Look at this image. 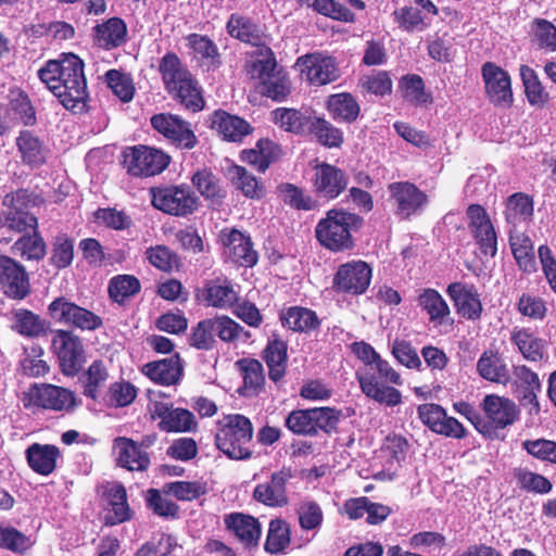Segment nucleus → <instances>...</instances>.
Masks as SVG:
<instances>
[{
	"label": "nucleus",
	"mask_w": 556,
	"mask_h": 556,
	"mask_svg": "<svg viewBox=\"0 0 556 556\" xmlns=\"http://www.w3.org/2000/svg\"><path fill=\"white\" fill-rule=\"evenodd\" d=\"M481 407L490 424L500 429L513 425L519 414L517 405L511 400L495 394L486 395Z\"/></svg>",
	"instance_id": "obj_21"
},
{
	"label": "nucleus",
	"mask_w": 556,
	"mask_h": 556,
	"mask_svg": "<svg viewBox=\"0 0 556 556\" xmlns=\"http://www.w3.org/2000/svg\"><path fill=\"white\" fill-rule=\"evenodd\" d=\"M13 329L24 337H38L45 331V325L38 315L24 308L13 312Z\"/></svg>",
	"instance_id": "obj_51"
},
{
	"label": "nucleus",
	"mask_w": 556,
	"mask_h": 556,
	"mask_svg": "<svg viewBox=\"0 0 556 556\" xmlns=\"http://www.w3.org/2000/svg\"><path fill=\"white\" fill-rule=\"evenodd\" d=\"M23 405L28 409L70 410L76 406L75 394L65 388L41 383L34 384L22 396Z\"/></svg>",
	"instance_id": "obj_7"
},
{
	"label": "nucleus",
	"mask_w": 556,
	"mask_h": 556,
	"mask_svg": "<svg viewBox=\"0 0 556 556\" xmlns=\"http://www.w3.org/2000/svg\"><path fill=\"white\" fill-rule=\"evenodd\" d=\"M142 372L152 381L170 386L178 381L181 375V365L177 357L151 362L142 367Z\"/></svg>",
	"instance_id": "obj_31"
},
{
	"label": "nucleus",
	"mask_w": 556,
	"mask_h": 556,
	"mask_svg": "<svg viewBox=\"0 0 556 556\" xmlns=\"http://www.w3.org/2000/svg\"><path fill=\"white\" fill-rule=\"evenodd\" d=\"M281 149L278 144L268 139H261L254 149L242 151L241 159L264 173L271 163L279 159Z\"/></svg>",
	"instance_id": "obj_30"
},
{
	"label": "nucleus",
	"mask_w": 556,
	"mask_h": 556,
	"mask_svg": "<svg viewBox=\"0 0 556 556\" xmlns=\"http://www.w3.org/2000/svg\"><path fill=\"white\" fill-rule=\"evenodd\" d=\"M220 241L224 245V256L226 261L244 266L252 267L257 262V254L252 248L249 237L237 229L223 230Z\"/></svg>",
	"instance_id": "obj_15"
},
{
	"label": "nucleus",
	"mask_w": 556,
	"mask_h": 556,
	"mask_svg": "<svg viewBox=\"0 0 556 556\" xmlns=\"http://www.w3.org/2000/svg\"><path fill=\"white\" fill-rule=\"evenodd\" d=\"M279 197L282 201L298 210H312L314 201L306 195L302 189L291 184H283L278 187Z\"/></svg>",
	"instance_id": "obj_61"
},
{
	"label": "nucleus",
	"mask_w": 556,
	"mask_h": 556,
	"mask_svg": "<svg viewBox=\"0 0 556 556\" xmlns=\"http://www.w3.org/2000/svg\"><path fill=\"white\" fill-rule=\"evenodd\" d=\"M152 205L169 215L187 216L199 206V199L186 186L156 187L149 190Z\"/></svg>",
	"instance_id": "obj_5"
},
{
	"label": "nucleus",
	"mask_w": 556,
	"mask_h": 556,
	"mask_svg": "<svg viewBox=\"0 0 556 556\" xmlns=\"http://www.w3.org/2000/svg\"><path fill=\"white\" fill-rule=\"evenodd\" d=\"M280 318L283 326L293 331H311L319 326L315 312L304 307H290L281 314Z\"/></svg>",
	"instance_id": "obj_38"
},
{
	"label": "nucleus",
	"mask_w": 556,
	"mask_h": 556,
	"mask_svg": "<svg viewBox=\"0 0 556 556\" xmlns=\"http://www.w3.org/2000/svg\"><path fill=\"white\" fill-rule=\"evenodd\" d=\"M203 299L210 306L228 308L238 301L239 292L229 280L216 279L205 285Z\"/></svg>",
	"instance_id": "obj_26"
},
{
	"label": "nucleus",
	"mask_w": 556,
	"mask_h": 556,
	"mask_svg": "<svg viewBox=\"0 0 556 556\" xmlns=\"http://www.w3.org/2000/svg\"><path fill=\"white\" fill-rule=\"evenodd\" d=\"M274 121L287 131L303 134L308 130L312 115H304L298 110L280 108L273 112Z\"/></svg>",
	"instance_id": "obj_44"
},
{
	"label": "nucleus",
	"mask_w": 556,
	"mask_h": 556,
	"mask_svg": "<svg viewBox=\"0 0 556 556\" xmlns=\"http://www.w3.org/2000/svg\"><path fill=\"white\" fill-rule=\"evenodd\" d=\"M108 86L113 93L123 102H129L135 93V87L131 78L116 70H110L105 74Z\"/></svg>",
	"instance_id": "obj_60"
},
{
	"label": "nucleus",
	"mask_w": 556,
	"mask_h": 556,
	"mask_svg": "<svg viewBox=\"0 0 556 556\" xmlns=\"http://www.w3.org/2000/svg\"><path fill=\"white\" fill-rule=\"evenodd\" d=\"M227 529L245 546L258 543L262 529L258 520L250 515L233 513L225 516Z\"/></svg>",
	"instance_id": "obj_23"
},
{
	"label": "nucleus",
	"mask_w": 556,
	"mask_h": 556,
	"mask_svg": "<svg viewBox=\"0 0 556 556\" xmlns=\"http://www.w3.org/2000/svg\"><path fill=\"white\" fill-rule=\"evenodd\" d=\"M362 392L369 399L386 406H396L402 402L401 392L392 386H402L401 375L381 356L371 367H362L356 371Z\"/></svg>",
	"instance_id": "obj_2"
},
{
	"label": "nucleus",
	"mask_w": 556,
	"mask_h": 556,
	"mask_svg": "<svg viewBox=\"0 0 556 556\" xmlns=\"http://www.w3.org/2000/svg\"><path fill=\"white\" fill-rule=\"evenodd\" d=\"M25 199L26 192L23 190L4 197L2 202L3 207L0 212V223L3 227L16 232L37 229V218L21 207Z\"/></svg>",
	"instance_id": "obj_12"
},
{
	"label": "nucleus",
	"mask_w": 556,
	"mask_h": 556,
	"mask_svg": "<svg viewBox=\"0 0 556 556\" xmlns=\"http://www.w3.org/2000/svg\"><path fill=\"white\" fill-rule=\"evenodd\" d=\"M48 312L54 321L83 331H94L103 325L99 315L65 296L55 298L49 304Z\"/></svg>",
	"instance_id": "obj_6"
},
{
	"label": "nucleus",
	"mask_w": 556,
	"mask_h": 556,
	"mask_svg": "<svg viewBox=\"0 0 556 556\" xmlns=\"http://www.w3.org/2000/svg\"><path fill=\"white\" fill-rule=\"evenodd\" d=\"M108 379L109 371L106 366L100 361L93 362L84 375L85 395L96 400Z\"/></svg>",
	"instance_id": "obj_52"
},
{
	"label": "nucleus",
	"mask_w": 556,
	"mask_h": 556,
	"mask_svg": "<svg viewBox=\"0 0 556 556\" xmlns=\"http://www.w3.org/2000/svg\"><path fill=\"white\" fill-rule=\"evenodd\" d=\"M513 342L518 346L525 358L531 362L541 361L544 356L545 342L526 329H519L511 334Z\"/></svg>",
	"instance_id": "obj_41"
},
{
	"label": "nucleus",
	"mask_w": 556,
	"mask_h": 556,
	"mask_svg": "<svg viewBox=\"0 0 556 556\" xmlns=\"http://www.w3.org/2000/svg\"><path fill=\"white\" fill-rule=\"evenodd\" d=\"M40 80L67 110H81L88 97L83 61L68 54L61 61H49L39 73Z\"/></svg>",
	"instance_id": "obj_1"
},
{
	"label": "nucleus",
	"mask_w": 556,
	"mask_h": 556,
	"mask_svg": "<svg viewBox=\"0 0 556 556\" xmlns=\"http://www.w3.org/2000/svg\"><path fill=\"white\" fill-rule=\"evenodd\" d=\"M177 547V540L173 535L161 533L143 544L138 549L137 556H172Z\"/></svg>",
	"instance_id": "obj_55"
},
{
	"label": "nucleus",
	"mask_w": 556,
	"mask_h": 556,
	"mask_svg": "<svg viewBox=\"0 0 556 556\" xmlns=\"http://www.w3.org/2000/svg\"><path fill=\"white\" fill-rule=\"evenodd\" d=\"M290 544V527L282 519H273L269 522L268 533L265 542V551L270 554H278Z\"/></svg>",
	"instance_id": "obj_47"
},
{
	"label": "nucleus",
	"mask_w": 556,
	"mask_h": 556,
	"mask_svg": "<svg viewBox=\"0 0 556 556\" xmlns=\"http://www.w3.org/2000/svg\"><path fill=\"white\" fill-rule=\"evenodd\" d=\"M307 131L328 148H339L343 142V132L323 117L313 116Z\"/></svg>",
	"instance_id": "obj_42"
},
{
	"label": "nucleus",
	"mask_w": 556,
	"mask_h": 556,
	"mask_svg": "<svg viewBox=\"0 0 556 556\" xmlns=\"http://www.w3.org/2000/svg\"><path fill=\"white\" fill-rule=\"evenodd\" d=\"M228 175L232 184L240 189L245 197L261 198L263 190L257 179L248 170L239 165H233L228 169Z\"/></svg>",
	"instance_id": "obj_53"
},
{
	"label": "nucleus",
	"mask_w": 556,
	"mask_h": 556,
	"mask_svg": "<svg viewBox=\"0 0 556 556\" xmlns=\"http://www.w3.org/2000/svg\"><path fill=\"white\" fill-rule=\"evenodd\" d=\"M9 117L18 118L24 125L31 126L36 123L35 110L27 97L21 90H11L9 96Z\"/></svg>",
	"instance_id": "obj_45"
},
{
	"label": "nucleus",
	"mask_w": 556,
	"mask_h": 556,
	"mask_svg": "<svg viewBox=\"0 0 556 556\" xmlns=\"http://www.w3.org/2000/svg\"><path fill=\"white\" fill-rule=\"evenodd\" d=\"M211 128L224 140L239 142L250 134L251 127L243 118L225 111H216L211 116Z\"/></svg>",
	"instance_id": "obj_24"
},
{
	"label": "nucleus",
	"mask_w": 556,
	"mask_h": 556,
	"mask_svg": "<svg viewBox=\"0 0 556 556\" xmlns=\"http://www.w3.org/2000/svg\"><path fill=\"white\" fill-rule=\"evenodd\" d=\"M533 214L532 200L525 193H515L507 199L505 218L508 224L516 227L517 224L527 222Z\"/></svg>",
	"instance_id": "obj_43"
},
{
	"label": "nucleus",
	"mask_w": 556,
	"mask_h": 556,
	"mask_svg": "<svg viewBox=\"0 0 556 556\" xmlns=\"http://www.w3.org/2000/svg\"><path fill=\"white\" fill-rule=\"evenodd\" d=\"M52 348L61 370L66 376L76 375L85 363V351L80 338L71 330L54 331Z\"/></svg>",
	"instance_id": "obj_9"
},
{
	"label": "nucleus",
	"mask_w": 556,
	"mask_h": 556,
	"mask_svg": "<svg viewBox=\"0 0 556 556\" xmlns=\"http://www.w3.org/2000/svg\"><path fill=\"white\" fill-rule=\"evenodd\" d=\"M388 190L395 204V213L402 218L417 214L427 204V195L407 181L392 182Z\"/></svg>",
	"instance_id": "obj_18"
},
{
	"label": "nucleus",
	"mask_w": 556,
	"mask_h": 556,
	"mask_svg": "<svg viewBox=\"0 0 556 556\" xmlns=\"http://www.w3.org/2000/svg\"><path fill=\"white\" fill-rule=\"evenodd\" d=\"M169 163L164 152L147 146L128 148L124 152V165L132 176H154L162 173Z\"/></svg>",
	"instance_id": "obj_8"
},
{
	"label": "nucleus",
	"mask_w": 556,
	"mask_h": 556,
	"mask_svg": "<svg viewBox=\"0 0 556 556\" xmlns=\"http://www.w3.org/2000/svg\"><path fill=\"white\" fill-rule=\"evenodd\" d=\"M255 71L261 80V92L274 100H282L290 92V81L280 70L274 58L260 60L255 64Z\"/></svg>",
	"instance_id": "obj_16"
},
{
	"label": "nucleus",
	"mask_w": 556,
	"mask_h": 556,
	"mask_svg": "<svg viewBox=\"0 0 556 556\" xmlns=\"http://www.w3.org/2000/svg\"><path fill=\"white\" fill-rule=\"evenodd\" d=\"M520 76L529 102L533 105L544 104L547 101V93L544 91L535 72L529 66L522 65Z\"/></svg>",
	"instance_id": "obj_58"
},
{
	"label": "nucleus",
	"mask_w": 556,
	"mask_h": 556,
	"mask_svg": "<svg viewBox=\"0 0 556 556\" xmlns=\"http://www.w3.org/2000/svg\"><path fill=\"white\" fill-rule=\"evenodd\" d=\"M60 451L50 444L34 443L26 450V458L30 468L43 476L50 475L56 466Z\"/></svg>",
	"instance_id": "obj_28"
},
{
	"label": "nucleus",
	"mask_w": 556,
	"mask_h": 556,
	"mask_svg": "<svg viewBox=\"0 0 556 556\" xmlns=\"http://www.w3.org/2000/svg\"><path fill=\"white\" fill-rule=\"evenodd\" d=\"M371 268L363 261L342 264L333 278V288L339 292L362 294L369 287Z\"/></svg>",
	"instance_id": "obj_14"
},
{
	"label": "nucleus",
	"mask_w": 556,
	"mask_h": 556,
	"mask_svg": "<svg viewBox=\"0 0 556 556\" xmlns=\"http://www.w3.org/2000/svg\"><path fill=\"white\" fill-rule=\"evenodd\" d=\"M299 522L303 530H316L324 520V514L320 506L315 502L303 503L298 510Z\"/></svg>",
	"instance_id": "obj_64"
},
{
	"label": "nucleus",
	"mask_w": 556,
	"mask_h": 556,
	"mask_svg": "<svg viewBox=\"0 0 556 556\" xmlns=\"http://www.w3.org/2000/svg\"><path fill=\"white\" fill-rule=\"evenodd\" d=\"M331 116L337 121L354 122L359 114V105L350 93H337L327 101Z\"/></svg>",
	"instance_id": "obj_40"
},
{
	"label": "nucleus",
	"mask_w": 556,
	"mask_h": 556,
	"mask_svg": "<svg viewBox=\"0 0 556 556\" xmlns=\"http://www.w3.org/2000/svg\"><path fill=\"white\" fill-rule=\"evenodd\" d=\"M3 293L14 300H23L30 292V286L27 273L24 267L17 270V274H12L8 280H1Z\"/></svg>",
	"instance_id": "obj_59"
},
{
	"label": "nucleus",
	"mask_w": 556,
	"mask_h": 556,
	"mask_svg": "<svg viewBox=\"0 0 556 556\" xmlns=\"http://www.w3.org/2000/svg\"><path fill=\"white\" fill-rule=\"evenodd\" d=\"M227 33L243 42L255 45L258 41V30L250 18L240 14H231L227 25Z\"/></svg>",
	"instance_id": "obj_50"
},
{
	"label": "nucleus",
	"mask_w": 556,
	"mask_h": 556,
	"mask_svg": "<svg viewBox=\"0 0 556 556\" xmlns=\"http://www.w3.org/2000/svg\"><path fill=\"white\" fill-rule=\"evenodd\" d=\"M191 181L206 200L218 203L225 197L218 179L207 169L194 173Z\"/></svg>",
	"instance_id": "obj_48"
},
{
	"label": "nucleus",
	"mask_w": 556,
	"mask_h": 556,
	"mask_svg": "<svg viewBox=\"0 0 556 556\" xmlns=\"http://www.w3.org/2000/svg\"><path fill=\"white\" fill-rule=\"evenodd\" d=\"M361 218L353 213L341 208L327 212L316 227L315 235L318 242L332 252H344L354 247L352 232L357 230Z\"/></svg>",
	"instance_id": "obj_3"
},
{
	"label": "nucleus",
	"mask_w": 556,
	"mask_h": 556,
	"mask_svg": "<svg viewBox=\"0 0 556 556\" xmlns=\"http://www.w3.org/2000/svg\"><path fill=\"white\" fill-rule=\"evenodd\" d=\"M159 71L162 75L163 83L166 90L176 88L180 83H186V79L192 74L181 63L180 59L175 53H166L159 63Z\"/></svg>",
	"instance_id": "obj_35"
},
{
	"label": "nucleus",
	"mask_w": 556,
	"mask_h": 556,
	"mask_svg": "<svg viewBox=\"0 0 556 556\" xmlns=\"http://www.w3.org/2000/svg\"><path fill=\"white\" fill-rule=\"evenodd\" d=\"M263 358L268 367V376L274 382L281 380L287 368V343L280 339L270 340L264 352Z\"/></svg>",
	"instance_id": "obj_32"
},
{
	"label": "nucleus",
	"mask_w": 556,
	"mask_h": 556,
	"mask_svg": "<svg viewBox=\"0 0 556 556\" xmlns=\"http://www.w3.org/2000/svg\"><path fill=\"white\" fill-rule=\"evenodd\" d=\"M167 91L175 96L186 109L192 112L201 111L204 108L201 89L192 75L186 79V83H180L176 88H169Z\"/></svg>",
	"instance_id": "obj_39"
},
{
	"label": "nucleus",
	"mask_w": 556,
	"mask_h": 556,
	"mask_svg": "<svg viewBox=\"0 0 556 556\" xmlns=\"http://www.w3.org/2000/svg\"><path fill=\"white\" fill-rule=\"evenodd\" d=\"M417 303L429 316L433 324L441 325L450 315V307L442 295L434 289L428 288L420 291Z\"/></svg>",
	"instance_id": "obj_33"
},
{
	"label": "nucleus",
	"mask_w": 556,
	"mask_h": 556,
	"mask_svg": "<svg viewBox=\"0 0 556 556\" xmlns=\"http://www.w3.org/2000/svg\"><path fill=\"white\" fill-rule=\"evenodd\" d=\"M33 235H24L13 245L16 253L26 260H41L46 255V243L36 230Z\"/></svg>",
	"instance_id": "obj_54"
},
{
	"label": "nucleus",
	"mask_w": 556,
	"mask_h": 556,
	"mask_svg": "<svg viewBox=\"0 0 556 556\" xmlns=\"http://www.w3.org/2000/svg\"><path fill=\"white\" fill-rule=\"evenodd\" d=\"M447 294L454 301L457 313L467 319H478L482 305L477 290L472 286L454 282L447 287Z\"/></svg>",
	"instance_id": "obj_22"
},
{
	"label": "nucleus",
	"mask_w": 556,
	"mask_h": 556,
	"mask_svg": "<svg viewBox=\"0 0 556 556\" xmlns=\"http://www.w3.org/2000/svg\"><path fill=\"white\" fill-rule=\"evenodd\" d=\"M292 477L291 470L282 468L271 473L270 480L257 484L253 496L256 501L271 507H280L287 504L286 484Z\"/></svg>",
	"instance_id": "obj_20"
},
{
	"label": "nucleus",
	"mask_w": 556,
	"mask_h": 556,
	"mask_svg": "<svg viewBox=\"0 0 556 556\" xmlns=\"http://www.w3.org/2000/svg\"><path fill=\"white\" fill-rule=\"evenodd\" d=\"M509 242L511 252L519 267L531 273L535 269L534 248L528 236L516 229L510 230Z\"/></svg>",
	"instance_id": "obj_34"
},
{
	"label": "nucleus",
	"mask_w": 556,
	"mask_h": 556,
	"mask_svg": "<svg viewBox=\"0 0 556 556\" xmlns=\"http://www.w3.org/2000/svg\"><path fill=\"white\" fill-rule=\"evenodd\" d=\"M187 40L189 47L192 49L194 58L202 59L211 65L218 63V49L208 37L199 34H191L188 36Z\"/></svg>",
	"instance_id": "obj_57"
},
{
	"label": "nucleus",
	"mask_w": 556,
	"mask_h": 556,
	"mask_svg": "<svg viewBox=\"0 0 556 556\" xmlns=\"http://www.w3.org/2000/svg\"><path fill=\"white\" fill-rule=\"evenodd\" d=\"M286 426L295 434H315L313 408L291 412L286 418Z\"/></svg>",
	"instance_id": "obj_62"
},
{
	"label": "nucleus",
	"mask_w": 556,
	"mask_h": 556,
	"mask_svg": "<svg viewBox=\"0 0 556 556\" xmlns=\"http://www.w3.org/2000/svg\"><path fill=\"white\" fill-rule=\"evenodd\" d=\"M481 74L490 102L496 106H510L514 99L508 73L495 63L486 62L482 65Z\"/></svg>",
	"instance_id": "obj_11"
},
{
	"label": "nucleus",
	"mask_w": 556,
	"mask_h": 556,
	"mask_svg": "<svg viewBox=\"0 0 556 556\" xmlns=\"http://www.w3.org/2000/svg\"><path fill=\"white\" fill-rule=\"evenodd\" d=\"M103 497L113 515L106 518L111 523H121L130 518V508L127 504L126 490L117 482H110L103 486Z\"/></svg>",
	"instance_id": "obj_29"
},
{
	"label": "nucleus",
	"mask_w": 556,
	"mask_h": 556,
	"mask_svg": "<svg viewBox=\"0 0 556 556\" xmlns=\"http://www.w3.org/2000/svg\"><path fill=\"white\" fill-rule=\"evenodd\" d=\"M114 451L117 454V462L128 470H146L150 464L148 454L130 439L117 438L114 441Z\"/></svg>",
	"instance_id": "obj_25"
},
{
	"label": "nucleus",
	"mask_w": 556,
	"mask_h": 556,
	"mask_svg": "<svg viewBox=\"0 0 556 556\" xmlns=\"http://www.w3.org/2000/svg\"><path fill=\"white\" fill-rule=\"evenodd\" d=\"M139 289V280L130 275L113 277L109 283L110 298L117 303H123L127 298L137 293Z\"/></svg>",
	"instance_id": "obj_56"
},
{
	"label": "nucleus",
	"mask_w": 556,
	"mask_h": 556,
	"mask_svg": "<svg viewBox=\"0 0 556 556\" xmlns=\"http://www.w3.org/2000/svg\"><path fill=\"white\" fill-rule=\"evenodd\" d=\"M98 43L106 49H112L125 42L127 27L123 20L112 17L96 27Z\"/></svg>",
	"instance_id": "obj_36"
},
{
	"label": "nucleus",
	"mask_w": 556,
	"mask_h": 556,
	"mask_svg": "<svg viewBox=\"0 0 556 556\" xmlns=\"http://www.w3.org/2000/svg\"><path fill=\"white\" fill-rule=\"evenodd\" d=\"M74 257V243L66 236H58L54 240L51 257V263L59 269L65 268L71 265Z\"/></svg>",
	"instance_id": "obj_63"
},
{
	"label": "nucleus",
	"mask_w": 556,
	"mask_h": 556,
	"mask_svg": "<svg viewBox=\"0 0 556 556\" xmlns=\"http://www.w3.org/2000/svg\"><path fill=\"white\" fill-rule=\"evenodd\" d=\"M16 147L24 164L38 166L46 162L48 149L43 141L31 131H21L16 137Z\"/></svg>",
	"instance_id": "obj_27"
},
{
	"label": "nucleus",
	"mask_w": 556,
	"mask_h": 556,
	"mask_svg": "<svg viewBox=\"0 0 556 556\" xmlns=\"http://www.w3.org/2000/svg\"><path fill=\"white\" fill-rule=\"evenodd\" d=\"M479 375L492 382H505L508 379L506 367L501 364L500 357L493 352H484L478 363Z\"/></svg>",
	"instance_id": "obj_49"
},
{
	"label": "nucleus",
	"mask_w": 556,
	"mask_h": 556,
	"mask_svg": "<svg viewBox=\"0 0 556 556\" xmlns=\"http://www.w3.org/2000/svg\"><path fill=\"white\" fill-rule=\"evenodd\" d=\"M302 7L312 8L319 14L341 22H353L354 13L334 0H296Z\"/></svg>",
	"instance_id": "obj_46"
},
{
	"label": "nucleus",
	"mask_w": 556,
	"mask_h": 556,
	"mask_svg": "<svg viewBox=\"0 0 556 556\" xmlns=\"http://www.w3.org/2000/svg\"><path fill=\"white\" fill-rule=\"evenodd\" d=\"M469 228L485 255L494 256L497 251V240L493 224L485 210L478 204L467 208Z\"/></svg>",
	"instance_id": "obj_17"
},
{
	"label": "nucleus",
	"mask_w": 556,
	"mask_h": 556,
	"mask_svg": "<svg viewBox=\"0 0 556 556\" xmlns=\"http://www.w3.org/2000/svg\"><path fill=\"white\" fill-rule=\"evenodd\" d=\"M313 185L319 197L334 199L346 188L348 177L340 168L323 163L315 167Z\"/></svg>",
	"instance_id": "obj_19"
},
{
	"label": "nucleus",
	"mask_w": 556,
	"mask_h": 556,
	"mask_svg": "<svg viewBox=\"0 0 556 556\" xmlns=\"http://www.w3.org/2000/svg\"><path fill=\"white\" fill-rule=\"evenodd\" d=\"M159 416L161 429L167 432H187L197 426L193 414L184 408H166Z\"/></svg>",
	"instance_id": "obj_37"
},
{
	"label": "nucleus",
	"mask_w": 556,
	"mask_h": 556,
	"mask_svg": "<svg viewBox=\"0 0 556 556\" xmlns=\"http://www.w3.org/2000/svg\"><path fill=\"white\" fill-rule=\"evenodd\" d=\"M302 78L314 86H324L339 77V70L331 56L321 53L302 55L296 60Z\"/></svg>",
	"instance_id": "obj_10"
},
{
	"label": "nucleus",
	"mask_w": 556,
	"mask_h": 556,
	"mask_svg": "<svg viewBox=\"0 0 556 556\" xmlns=\"http://www.w3.org/2000/svg\"><path fill=\"white\" fill-rule=\"evenodd\" d=\"M252 437L253 427L249 418L239 414L227 415L217 422L215 444L231 459H247L252 455Z\"/></svg>",
	"instance_id": "obj_4"
},
{
	"label": "nucleus",
	"mask_w": 556,
	"mask_h": 556,
	"mask_svg": "<svg viewBox=\"0 0 556 556\" xmlns=\"http://www.w3.org/2000/svg\"><path fill=\"white\" fill-rule=\"evenodd\" d=\"M151 124L157 132L178 148L192 149L198 143L197 136L190 128V124L177 115L156 114L152 116Z\"/></svg>",
	"instance_id": "obj_13"
}]
</instances>
